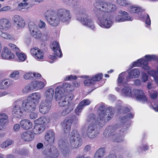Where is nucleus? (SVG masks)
<instances>
[{"instance_id": "30", "label": "nucleus", "mask_w": 158, "mask_h": 158, "mask_svg": "<svg viewBox=\"0 0 158 158\" xmlns=\"http://www.w3.org/2000/svg\"><path fill=\"white\" fill-rule=\"evenodd\" d=\"M0 36L3 39L6 40H12L14 39V37L13 35L7 32H3L1 30H0Z\"/></svg>"}, {"instance_id": "7", "label": "nucleus", "mask_w": 158, "mask_h": 158, "mask_svg": "<svg viewBox=\"0 0 158 158\" xmlns=\"http://www.w3.org/2000/svg\"><path fill=\"white\" fill-rule=\"evenodd\" d=\"M44 15L48 22L52 26H56L60 22L59 17L54 10H48L45 12Z\"/></svg>"}, {"instance_id": "43", "label": "nucleus", "mask_w": 158, "mask_h": 158, "mask_svg": "<svg viewBox=\"0 0 158 158\" xmlns=\"http://www.w3.org/2000/svg\"><path fill=\"white\" fill-rule=\"evenodd\" d=\"M12 143V141L11 139H7L6 141L3 142L2 143L1 147L3 148H5L10 145Z\"/></svg>"}, {"instance_id": "24", "label": "nucleus", "mask_w": 158, "mask_h": 158, "mask_svg": "<svg viewBox=\"0 0 158 158\" xmlns=\"http://www.w3.org/2000/svg\"><path fill=\"white\" fill-rule=\"evenodd\" d=\"M20 123L21 127L25 130L30 129L32 127V123L28 119L22 120L20 122Z\"/></svg>"}, {"instance_id": "60", "label": "nucleus", "mask_w": 158, "mask_h": 158, "mask_svg": "<svg viewBox=\"0 0 158 158\" xmlns=\"http://www.w3.org/2000/svg\"><path fill=\"white\" fill-rule=\"evenodd\" d=\"M71 119L72 120V123L75 124H77L79 122L78 118L76 115L73 116Z\"/></svg>"}, {"instance_id": "53", "label": "nucleus", "mask_w": 158, "mask_h": 158, "mask_svg": "<svg viewBox=\"0 0 158 158\" xmlns=\"http://www.w3.org/2000/svg\"><path fill=\"white\" fill-rule=\"evenodd\" d=\"M37 81H32L30 84V85L31 87V88L32 89L33 91L34 90H37Z\"/></svg>"}, {"instance_id": "10", "label": "nucleus", "mask_w": 158, "mask_h": 158, "mask_svg": "<svg viewBox=\"0 0 158 158\" xmlns=\"http://www.w3.org/2000/svg\"><path fill=\"white\" fill-rule=\"evenodd\" d=\"M19 102L21 103V106L24 112L27 113L30 112L35 110L36 107L35 103L31 101L29 98L22 101L18 100Z\"/></svg>"}, {"instance_id": "31", "label": "nucleus", "mask_w": 158, "mask_h": 158, "mask_svg": "<svg viewBox=\"0 0 158 158\" xmlns=\"http://www.w3.org/2000/svg\"><path fill=\"white\" fill-rule=\"evenodd\" d=\"M116 109L118 110V112L120 114H124L129 111V109L126 106H121V105H118L116 107Z\"/></svg>"}, {"instance_id": "20", "label": "nucleus", "mask_w": 158, "mask_h": 158, "mask_svg": "<svg viewBox=\"0 0 158 158\" xmlns=\"http://www.w3.org/2000/svg\"><path fill=\"white\" fill-rule=\"evenodd\" d=\"M22 139L24 141L27 142L32 141L34 138L32 132L30 131H26L23 133L21 135Z\"/></svg>"}, {"instance_id": "12", "label": "nucleus", "mask_w": 158, "mask_h": 158, "mask_svg": "<svg viewBox=\"0 0 158 158\" xmlns=\"http://www.w3.org/2000/svg\"><path fill=\"white\" fill-rule=\"evenodd\" d=\"M14 107L12 110V114L16 118H19L23 115L24 111L21 106V103L19 102L18 100L13 103Z\"/></svg>"}, {"instance_id": "19", "label": "nucleus", "mask_w": 158, "mask_h": 158, "mask_svg": "<svg viewBox=\"0 0 158 158\" xmlns=\"http://www.w3.org/2000/svg\"><path fill=\"white\" fill-rule=\"evenodd\" d=\"M30 52L32 55L36 60L42 59L44 57V53L38 48H33L31 49Z\"/></svg>"}, {"instance_id": "26", "label": "nucleus", "mask_w": 158, "mask_h": 158, "mask_svg": "<svg viewBox=\"0 0 158 158\" xmlns=\"http://www.w3.org/2000/svg\"><path fill=\"white\" fill-rule=\"evenodd\" d=\"M8 116L6 114H0V130H2L5 124L8 123Z\"/></svg>"}, {"instance_id": "58", "label": "nucleus", "mask_w": 158, "mask_h": 158, "mask_svg": "<svg viewBox=\"0 0 158 158\" xmlns=\"http://www.w3.org/2000/svg\"><path fill=\"white\" fill-rule=\"evenodd\" d=\"M37 90L42 89L44 86V83L40 81H37Z\"/></svg>"}, {"instance_id": "59", "label": "nucleus", "mask_w": 158, "mask_h": 158, "mask_svg": "<svg viewBox=\"0 0 158 158\" xmlns=\"http://www.w3.org/2000/svg\"><path fill=\"white\" fill-rule=\"evenodd\" d=\"M77 78V77L76 76L71 75L66 76V77L64 78V80L65 81L71 80L72 79L75 80Z\"/></svg>"}, {"instance_id": "27", "label": "nucleus", "mask_w": 158, "mask_h": 158, "mask_svg": "<svg viewBox=\"0 0 158 158\" xmlns=\"http://www.w3.org/2000/svg\"><path fill=\"white\" fill-rule=\"evenodd\" d=\"M54 94V91L53 89L49 88L45 92V95L46 96L45 100L48 101H51L52 99Z\"/></svg>"}, {"instance_id": "34", "label": "nucleus", "mask_w": 158, "mask_h": 158, "mask_svg": "<svg viewBox=\"0 0 158 158\" xmlns=\"http://www.w3.org/2000/svg\"><path fill=\"white\" fill-rule=\"evenodd\" d=\"M134 115L131 113H129L126 114L124 117H120L119 120L121 122L123 123H125L128 121L130 119L133 118Z\"/></svg>"}, {"instance_id": "15", "label": "nucleus", "mask_w": 158, "mask_h": 158, "mask_svg": "<svg viewBox=\"0 0 158 158\" xmlns=\"http://www.w3.org/2000/svg\"><path fill=\"white\" fill-rule=\"evenodd\" d=\"M43 152L46 155L52 157H56L58 156V151L54 146H50L44 150Z\"/></svg>"}, {"instance_id": "54", "label": "nucleus", "mask_w": 158, "mask_h": 158, "mask_svg": "<svg viewBox=\"0 0 158 158\" xmlns=\"http://www.w3.org/2000/svg\"><path fill=\"white\" fill-rule=\"evenodd\" d=\"M28 4L27 2H21L18 5V8L19 10H22L27 6Z\"/></svg>"}, {"instance_id": "40", "label": "nucleus", "mask_w": 158, "mask_h": 158, "mask_svg": "<svg viewBox=\"0 0 158 158\" xmlns=\"http://www.w3.org/2000/svg\"><path fill=\"white\" fill-rule=\"evenodd\" d=\"M28 26L31 33L38 29L37 26L33 22H30Z\"/></svg>"}, {"instance_id": "6", "label": "nucleus", "mask_w": 158, "mask_h": 158, "mask_svg": "<svg viewBox=\"0 0 158 158\" xmlns=\"http://www.w3.org/2000/svg\"><path fill=\"white\" fill-rule=\"evenodd\" d=\"M69 143L71 147L73 148H78L82 145V139L77 130H73L71 132Z\"/></svg>"}, {"instance_id": "8", "label": "nucleus", "mask_w": 158, "mask_h": 158, "mask_svg": "<svg viewBox=\"0 0 158 158\" xmlns=\"http://www.w3.org/2000/svg\"><path fill=\"white\" fill-rule=\"evenodd\" d=\"M79 13V17L77 18V20L84 25L94 29L95 27L91 17L85 12H82L81 10Z\"/></svg>"}, {"instance_id": "63", "label": "nucleus", "mask_w": 158, "mask_h": 158, "mask_svg": "<svg viewBox=\"0 0 158 158\" xmlns=\"http://www.w3.org/2000/svg\"><path fill=\"white\" fill-rule=\"evenodd\" d=\"M10 9V7L8 6H6L0 9V12L6 11L9 10Z\"/></svg>"}, {"instance_id": "64", "label": "nucleus", "mask_w": 158, "mask_h": 158, "mask_svg": "<svg viewBox=\"0 0 158 158\" xmlns=\"http://www.w3.org/2000/svg\"><path fill=\"white\" fill-rule=\"evenodd\" d=\"M37 114L36 113H31L30 114V117L31 119H35L37 117Z\"/></svg>"}, {"instance_id": "37", "label": "nucleus", "mask_w": 158, "mask_h": 158, "mask_svg": "<svg viewBox=\"0 0 158 158\" xmlns=\"http://www.w3.org/2000/svg\"><path fill=\"white\" fill-rule=\"evenodd\" d=\"M67 142L66 139L64 140L62 139H60L58 142V145L59 147L60 148L63 149L64 150L67 148Z\"/></svg>"}, {"instance_id": "39", "label": "nucleus", "mask_w": 158, "mask_h": 158, "mask_svg": "<svg viewBox=\"0 0 158 158\" xmlns=\"http://www.w3.org/2000/svg\"><path fill=\"white\" fill-rule=\"evenodd\" d=\"M32 36L35 39H40L42 36L40 31L38 29L31 33Z\"/></svg>"}, {"instance_id": "47", "label": "nucleus", "mask_w": 158, "mask_h": 158, "mask_svg": "<svg viewBox=\"0 0 158 158\" xmlns=\"http://www.w3.org/2000/svg\"><path fill=\"white\" fill-rule=\"evenodd\" d=\"M91 101L88 99H85L81 102L79 104L84 108L85 106L88 105L90 104Z\"/></svg>"}, {"instance_id": "48", "label": "nucleus", "mask_w": 158, "mask_h": 158, "mask_svg": "<svg viewBox=\"0 0 158 158\" xmlns=\"http://www.w3.org/2000/svg\"><path fill=\"white\" fill-rule=\"evenodd\" d=\"M103 75L102 73L96 74L95 76L92 77L93 81L94 82L95 81H99L102 78Z\"/></svg>"}, {"instance_id": "46", "label": "nucleus", "mask_w": 158, "mask_h": 158, "mask_svg": "<svg viewBox=\"0 0 158 158\" xmlns=\"http://www.w3.org/2000/svg\"><path fill=\"white\" fill-rule=\"evenodd\" d=\"M83 108H84L79 103L75 110V113L77 115L79 116Z\"/></svg>"}, {"instance_id": "61", "label": "nucleus", "mask_w": 158, "mask_h": 158, "mask_svg": "<svg viewBox=\"0 0 158 158\" xmlns=\"http://www.w3.org/2000/svg\"><path fill=\"white\" fill-rule=\"evenodd\" d=\"M148 76L147 74L146 73H143L142 74V81L143 82H144L147 81L148 80Z\"/></svg>"}, {"instance_id": "13", "label": "nucleus", "mask_w": 158, "mask_h": 158, "mask_svg": "<svg viewBox=\"0 0 158 158\" xmlns=\"http://www.w3.org/2000/svg\"><path fill=\"white\" fill-rule=\"evenodd\" d=\"M118 14L115 17V20L117 22H121L125 21H132V18L130 16H128V13L125 11L120 10L119 11Z\"/></svg>"}, {"instance_id": "2", "label": "nucleus", "mask_w": 158, "mask_h": 158, "mask_svg": "<svg viewBox=\"0 0 158 158\" xmlns=\"http://www.w3.org/2000/svg\"><path fill=\"white\" fill-rule=\"evenodd\" d=\"M74 90L73 86L68 83H64L62 87L58 86L56 89L55 98L59 101V105L60 107L64 106L67 105L69 102L72 100L73 95L71 94H67L65 92H70Z\"/></svg>"}, {"instance_id": "55", "label": "nucleus", "mask_w": 158, "mask_h": 158, "mask_svg": "<svg viewBox=\"0 0 158 158\" xmlns=\"http://www.w3.org/2000/svg\"><path fill=\"white\" fill-rule=\"evenodd\" d=\"M130 11L132 13H135L139 12L140 9L139 8L135 7L133 6H130Z\"/></svg>"}, {"instance_id": "3", "label": "nucleus", "mask_w": 158, "mask_h": 158, "mask_svg": "<svg viewBox=\"0 0 158 158\" xmlns=\"http://www.w3.org/2000/svg\"><path fill=\"white\" fill-rule=\"evenodd\" d=\"M96 116L90 114L86 119V122L82 127V132L85 133V135L89 138H94L99 134V132L96 126Z\"/></svg>"}, {"instance_id": "41", "label": "nucleus", "mask_w": 158, "mask_h": 158, "mask_svg": "<svg viewBox=\"0 0 158 158\" xmlns=\"http://www.w3.org/2000/svg\"><path fill=\"white\" fill-rule=\"evenodd\" d=\"M46 119L45 117L42 116L38 119L34 121V123L36 124H44L46 123Z\"/></svg>"}, {"instance_id": "29", "label": "nucleus", "mask_w": 158, "mask_h": 158, "mask_svg": "<svg viewBox=\"0 0 158 158\" xmlns=\"http://www.w3.org/2000/svg\"><path fill=\"white\" fill-rule=\"evenodd\" d=\"M106 151L104 148H101L98 149L95 152L94 158H102L105 155Z\"/></svg>"}, {"instance_id": "11", "label": "nucleus", "mask_w": 158, "mask_h": 158, "mask_svg": "<svg viewBox=\"0 0 158 158\" xmlns=\"http://www.w3.org/2000/svg\"><path fill=\"white\" fill-rule=\"evenodd\" d=\"M56 13L60 21L62 22L68 21L71 19V15L70 11L66 9L60 8L57 10Z\"/></svg>"}, {"instance_id": "56", "label": "nucleus", "mask_w": 158, "mask_h": 158, "mask_svg": "<svg viewBox=\"0 0 158 158\" xmlns=\"http://www.w3.org/2000/svg\"><path fill=\"white\" fill-rule=\"evenodd\" d=\"M30 84L27 85L23 90V92L24 93H27L30 91H33Z\"/></svg>"}, {"instance_id": "16", "label": "nucleus", "mask_w": 158, "mask_h": 158, "mask_svg": "<svg viewBox=\"0 0 158 158\" xmlns=\"http://www.w3.org/2000/svg\"><path fill=\"white\" fill-rule=\"evenodd\" d=\"M52 105L50 101L46 100L42 102L40 104V111L42 114H45L47 113L49 110Z\"/></svg>"}, {"instance_id": "38", "label": "nucleus", "mask_w": 158, "mask_h": 158, "mask_svg": "<svg viewBox=\"0 0 158 158\" xmlns=\"http://www.w3.org/2000/svg\"><path fill=\"white\" fill-rule=\"evenodd\" d=\"M147 62L145 59H140L138 60L137 61L134 62L133 65V66H140L142 64H146Z\"/></svg>"}, {"instance_id": "50", "label": "nucleus", "mask_w": 158, "mask_h": 158, "mask_svg": "<svg viewBox=\"0 0 158 158\" xmlns=\"http://www.w3.org/2000/svg\"><path fill=\"white\" fill-rule=\"evenodd\" d=\"M12 19L14 23H17V22H19L23 19V18L20 16L16 15L13 17Z\"/></svg>"}, {"instance_id": "21", "label": "nucleus", "mask_w": 158, "mask_h": 158, "mask_svg": "<svg viewBox=\"0 0 158 158\" xmlns=\"http://www.w3.org/2000/svg\"><path fill=\"white\" fill-rule=\"evenodd\" d=\"M51 48H52V50L56 56L59 57L62 56V52L59 45L57 42L54 41L53 42Z\"/></svg>"}, {"instance_id": "45", "label": "nucleus", "mask_w": 158, "mask_h": 158, "mask_svg": "<svg viewBox=\"0 0 158 158\" xmlns=\"http://www.w3.org/2000/svg\"><path fill=\"white\" fill-rule=\"evenodd\" d=\"M14 25L17 28L19 29L24 27L25 25V23L23 19L20 21L17 22V23H14Z\"/></svg>"}, {"instance_id": "23", "label": "nucleus", "mask_w": 158, "mask_h": 158, "mask_svg": "<svg viewBox=\"0 0 158 158\" xmlns=\"http://www.w3.org/2000/svg\"><path fill=\"white\" fill-rule=\"evenodd\" d=\"M45 139L50 144H53L55 139L54 133L52 131H48L45 135Z\"/></svg>"}, {"instance_id": "42", "label": "nucleus", "mask_w": 158, "mask_h": 158, "mask_svg": "<svg viewBox=\"0 0 158 158\" xmlns=\"http://www.w3.org/2000/svg\"><path fill=\"white\" fill-rule=\"evenodd\" d=\"M157 72L155 70H152L149 71L148 73L152 76L156 83H158V76H157Z\"/></svg>"}, {"instance_id": "44", "label": "nucleus", "mask_w": 158, "mask_h": 158, "mask_svg": "<svg viewBox=\"0 0 158 158\" xmlns=\"http://www.w3.org/2000/svg\"><path fill=\"white\" fill-rule=\"evenodd\" d=\"M16 54L21 61H23L25 60L26 57L25 55L23 53L21 52L20 50L16 53Z\"/></svg>"}, {"instance_id": "62", "label": "nucleus", "mask_w": 158, "mask_h": 158, "mask_svg": "<svg viewBox=\"0 0 158 158\" xmlns=\"http://www.w3.org/2000/svg\"><path fill=\"white\" fill-rule=\"evenodd\" d=\"M117 2L118 4L122 6H125L127 4L126 1L124 0H117Z\"/></svg>"}, {"instance_id": "14", "label": "nucleus", "mask_w": 158, "mask_h": 158, "mask_svg": "<svg viewBox=\"0 0 158 158\" xmlns=\"http://www.w3.org/2000/svg\"><path fill=\"white\" fill-rule=\"evenodd\" d=\"M133 96L131 97L136 98V99L140 102L144 103L147 101V99L143 90L140 89H134L132 91Z\"/></svg>"}, {"instance_id": "25", "label": "nucleus", "mask_w": 158, "mask_h": 158, "mask_svg": "<svg viewBox=\"0 0 158 158\" xmlns=\"http://www.w3.org/2000/svg\"><path fill=\"white\" fill-rule=\"evenodd\" d=\"M27 98L32 102H34L36 106V104L40 99L41 95L39 93H35L31 94Z\"/></svg>"}, {"instance_id": "33", "label": "nucleus", "mask_w": 158, "mask_h": 158, "mask_svg": "<svg viewBox=\"0 0 158 158\" xmlns=\"http://www.w3.org/2000/svg\"><path fill=\"white\" fill-rule=\"evenodd\" d=\"M140 75L139 70L137 69H133L129 73V75L130 78H137Z\"/></svg>"}, {"instance_id": "35", "label": "nucleus", "mask_w": 158, "mask_h": 158, "mask_svg": "<svg viewBox=\"0 0 158 158\" xmlns=\"http://www.w3.org/2000/svg\"><path fill=\"white\" fill-rule=\"evenodd\" d=\"M74 107L71 105H68L66 108L64 109L61 112V115L65 116L68 114L71 110L73 109Z\"/></svg>"}, {"instance_id": "32", "label": "nucleus", "mask_w": 158, "mask_h": 158, "mask_svg": "<svg viewBox=\"0 0 158 158\" xmlns=\"http://www.w3.org/2000/svg\"><path fill=\"white\" fill-rule=\"evenodd\" d=\"M10 81L7 80H3L0 82V89H6L8 88L10 85Z\"/></svg>"}, {"instance_id": "4", "label": "nucleus", "mask_w": 158, "mask_h": 158, "mask_svg": "<svg viewBox=\"0 0 158 158\" xmlns=\"http://www.w3.org/2000/svg\"><path fill=\"white\" fill-rule=\"evenodd\" d=\"M97 112V122L101 127L104 125L105 122L110 121L114 115L112 108L108 107L105 109V106L103 105L99 106Z\"/></svg>"}, {"instance_id": "36", "label": "nucleus", "mask_w": 158, "mask_h": 158, "mask_svg": "<svg viewBox=\"0 0 158 158\" xmlns=\"http://www.w3.org/2000/svg\"><path fill=\"white\" fill-rule=\"evenodd\" d=\"M79 3L80 2L79 0H73L72 1L71 6L73 5V6L75 11L79 12L81 10L79 5Z\"/></svg>"}, {"instance_id": "52", "label": "nucleus", "mask_w": 158, "mask_h": 158, "mask_svg": "<svg viewBox=\"0 0 158 158\" xmlns=\"http://www.w3.org/2000/svg\"><path fill=\"white\" fill-rule=\"evenodd\" d=\"M145 58L146 59H145L147 62V61H150L152 60H154L156 59V56L154 55H146L145 56Z\"/></svg>"}, {"instance_id": "49", "label": "nucleus", "mask_w": 158, "mask_h": 158, "mask_svg": "<svg viewBox=\"0 0 158 158\" xmlns=\"http://www.w3.org/2000/svg\"><path fill=\"white\" fill-rule=\"evenodd\" d=\"M8 45L12 50L15 52V53L18 51H19V48L15 45L12 44H8Z\"/></svg>"}, {"instance_id": "1", "label": "nucleus", "mask_w": 158, "mask_h": 158, "mask_svg": "<svg viewBox=\"0 0 158 158\" xmlns=\"http://www.w3.org/2000/svg\"><path fill=\"white\" fill-rule=\"evenodd\" d=\"M93 11L96 17L99 21V25L102 27L108 28L112 24L109 17V13L115 11L116 6L111 3L104 2L102 0H95L93 4Z\"/></svg>"}, {"instance_id": "51", "label": "nucleus", "mask_w": 158, "mask_h": 158, "mask_svg": "<svg viewBox=\"0 0 158 158\" xmlns=\"http://www.w3.org/2000/svg\"><path fill=\"white\" fill-rule=\"evenodd\" d=\"M84 83L85 85L89 86L93 85L94 83V81H93V79L92 78L91 79L85 80L84 82Z\"/></svg>"}, {"instance_id": "28", "label": "nucleus", "mask_w": 158, "mask_h": 158, "mask_svg": "<svg viewBox=\"0 0 158 158\" xmlns=\"http://www.w3.org/2000/svg\"><path fill=\"white\" fill-rule=\"evenodd\" d=\"M45 129V127L42 124H36L34 127L33 131L35 134H39L43 132Z\"/></svg>"}, {"instance_id": "22", "label": "nucleus", "mask_w": 158, "mask_h": 158, "mask_svg": "<svg viewBox=\"0 0 158 158\" xmlns=\"http://www.w3.org/2000/svg\"><path fill=\"white\" fill-rule=\"evenodd\" d=\"M72 124V121L70 119H65L64 120L62 126L64 133H69L70 132Z\"/></svg>"}, {"instance_id": "5", "label": "nucleus", "mask_w": 158, "mask_h": 158, "mask_svg": "<svg viewBox=\"0 0 158 158\" xmlns=\"http://www.w3.org/2000/svg\"><path fill=\"white\" fill-rule=\"evenodd\" d=\"M117 125L114 126H109L106 127L103 133L105 137H108L115 135L114 133L116 132V134L114 137V140L116 142H121L124 140V135L126 132V129L124 127L117 128Z\"/></svg>"}, {"instance_id": "17", "label": "nucleus", "mask_w": 158, "mask_h": 158, "mask_svg": "<svg viewBox=\"0 0 158 158\" xmlns=\"http://www.w3.org/2000/svg\"><path fill=\"white\" fill-rule=\"evenodd\" d=\"M14 55L6 47H4L1 53V57L4 59H11L14 58Z\"/></svg>"}, {"instance_id": "18", "label": "nucleus", "mask_w": 158, "mask_h": 158, "mask_svg": "<svg viewBox=\"0 0 158 158\" xmlns=\"http://www.w3.org/2000/svg\"><path fill=\"white\" fill-rule=\"evenodd\" d=\"M10 26V21L7 19L3 18L0 19V30L6 31Z\"/></svg>"}, {"instance_id": "9", "label": "nucleus", "mask_w": 158, "mask_h": 158, "mask_svg": "<svg viewBox=\"0 0 158 158\" xmlns=\"http://www.w3.org/2000/svg\"><path fill=\"white\" fill-rule=\"evenodd\" d=\"M124 77L122 73L120 74L118 79V86L123 85L124 88L121 90V94L124 96L128 97H131L133 96L132 91L128 84L122 82Z\"/></svg>"}, {"instance_id": "57", "label": "nucleus", "mask_w": 158, "mask_h": 158, "mask_svg": "<svg viewBox=\"0 0 158 158\" xmlns=\"http://www.w3.org/2000/svg\"><path fill=\"white\" fill-rule=\"evenodd\" d=\"M24 77L26 80L30 79L31 78H33V73H27L24 75Z\"/></svg>"}]
</instances>
